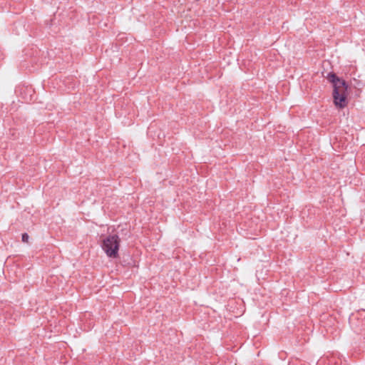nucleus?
I'll use <instances>...</instances> for the list:
<instances>
[{
	"mask_svg": "<svg viewBox=\"0 0 365 365\" xmlns=\"http://www.w3.org/2000/svg\"><path fill=\"white\" fill-rule=\"evenodd\" d=\"M328 80L333 84V98L334 105L339 108L348 104V86L345 81L338 78L334 73H329Z\"/></svg>",
	"mask_w": 365,
	"mask_h": 365,
	"instance_id": "f257e3e1",
	"label": "nucleus"
},
{
	"mask_svg": "<svg viewBox=\"0 0 365 365\" xmlns=\"http://www.w3.org/2000/svg\"><path fill=\"white\" fill-rule=\"evenodd\" d=\"M119 247L120 238L117 235L106 237L102 242V249L109 257L116 258L118 257Z\"/></svg>",
	"mask_w": 365,
	"mask_h": 365,
	"instance_id": "f03ea898",
	"label": "nucleus"
},
{
	"mask_svg": "<svg viewBox=\"0 0 365 365\" xmlns=\"http://www.w3.org/2000/svg\"><path fill=\"white\" fill-rule=\"evenodd\" d=\"M29 237L26 233H24L22 235V241L24 242H26V243L29 242Z\"/></svg>",
	"mask_w": 365,
	"mask_h": 365,
	"instance_id": "7ed1b4c3",
	"label": "nucleus"
}]
</instances>
